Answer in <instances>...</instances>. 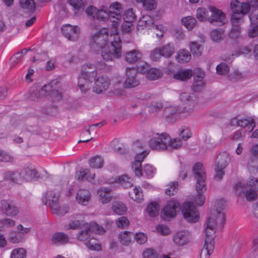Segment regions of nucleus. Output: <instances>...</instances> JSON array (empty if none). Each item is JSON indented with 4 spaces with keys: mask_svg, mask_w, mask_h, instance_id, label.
<instances>
[{
    "mask_svg": "<svg viewBox=\"0 0 258 258\" xmlns=\"http://www.w3.org/2000/svg\"><path fill=\"white\" fill-rule=\"evenodd\" d=\"M115 37L114 40L111 42V50L108 46V30L106 28L100 29L91 35V48L97 54L100 53L105 61L118 58L121 55V40L117 35Z\"/></svg>",
    "mask_w": 258,
    "mask_h": 258,
    "instance_id": "obj_1",
    "label": "nucleus"
},
{
    "mask_svg": "<svg viewBox=\"0 0 258 258\" xmlns=\"http://www.w3.org/2000/svg\"><path fill=\"white\" fill-rule=\"evenodd\" d=\"M230 5L233 14L231 17L232 29L229 35L232 39H236L240 37V25L243 22V16L249 12L250 6L248 3H241L238 1H232Z\"/></svg>",
    "mask_w": 258,
    "mask_h": 258,
    "instance_id": "obj_2",
    "label": "nucleus"
},
{
    "mask_svg": "<svg viewBox=\"0 0 258 258\" xmlns=\"http://www.w3.org/2000/svg\"><path fill=\"white\" fill-rule=\"evenodd\" d=\"M56 81H52L50 84L44 85L42 88L38 90L32 88L27 94V98L30 101H36L42 96H51L55 100L58 101L62 98V94L59 93L55 85Z\"/></svg>",
    "mask_w": 258,
    "mask_h": 258,
    "instance_id": "obj_3",
    "label": "nucleus"
},
{
    "mask_svg": "<svg viewBox=\"0 0 258 258\" xmlns=\"http://www.w3.org/2000/svg\"><path fill=\"white\" fill-rule=\"evenodd\" d=\"M192 171L197 180L196 189L198 194L195 198V202L198 206H201L205 201V197L202 194L207 189L205 183L206 175L203 170V164L201 163H196L193 166Z\"/></svg>",
    "mask_w": 258,
    "mask_h": 258,
    "instance_id": "obj_4",
    "label": "nucleus"
},
{
    "mask_svg": "<svg viewBox=\"0 0 258 258\" xmlns=\"http://www.w3.org/2000/svg\"><path fill=\"white\" fill-rule=\"evenodd\" d=\"M97 76L96 67L91 63L85 64L82 69L81 76L78 78V85L82 92L86 93L91 87L90 84Z\"/></svg>",
    "mask_w": 258,
    "mask_h": 258,
    "instance_id": "obj_5",
    "label": "nucleus"
},
{
    "mask_svg": "<svg viewBox=\"0 0 258 258\" xmlns=\"http://www.w3.org/2000/svg\"><path fill=\"white\" fill-rule=\"evenodd\" d=\"M60 192L58 190H50L48 191L42 198L44 205H46L47 202L52 212L59 216H63L69 210V208L66 206L60 207L59 205V198Z\"/></svg>",
    "mask_w": 258,
    "mask_h": 258,
    "instance_id": "obj_6",
    "label": "nucleus"
},
{
    "mask_svg": "<svg viewBox=\"0 0 258 258\" xmlns=\"http://www.w3.org/2000/svg\"><path fill=\"white\" fill-rule=\"evenodd\" d=\"M60 192L58 190H50L48 191L42 198L44 205H46L47 202L52 212L59 216H63L69 210V208L66 206L60 207L59 205V198Z\"/></svg>",
    "mask_w": 258,
    "mask_h": 258,
    "instance_id": "obj_7",
    "label": "nucleus"
},
{
    "mask_svg": "<svg viewBox=\"0 0 258 258\" xmlns=\"http://www.w3.org/2000/svg\"><path fill=\"white\" fill-rule=\"evenodd\" d=\"M181 100L184 102L183 106L173 108L174 112L182 114L184 116L187 117L190 115L196 110L195 102L193 100L194 94H190L186 92L182 93L180 94Z\"/></svg>",
    "mask_w": 258,
    "mask_h": 258,
    "instance_id": "obj_8",
    "label": "nucleus"
},
{
    "mask_svg": "<svg viewBox=\"0 0 258 258\" xmlns=\"http://www.w3.org/2000/svg\"><path fill=\"white\" fill-rule=\"evenodd\" d=\"M170 136L167 133L157 134L149 142L150 148L153 150H167Z\"/></svg>",
    "mask_w": 258,
    "mask_h": 258,
    "instance_id": "obj_9",
    "label": "nucleus"
},
{
    "mask_svg": "<svg viewBox=\"0 0 258 258\" xmlns=\"http://www.w3.org/2000/svg\"><path fill=\"white\" fill-rule=\"evenodd\" d=\"M79 240L82 241L86 246L91 250H100L101 249V245L98 243L97 240L91 235V233L88 229L82 230L78 236Z\"/></svg>",
    "mask_w": 258,
    "mask_h": 258,
    "instance_id": "obj_10",
    "label": "nucleus"
},
{
    "mask_svg": "<svg viewBox=\"0 0 258 258\" xmlns=\"http://www.w3.org/2000/svg\"><path fill=\"white\" fill-rule=\"evenodd\" d=\"M184 218L190 222L195 223L199 220V213L192 203L185 202L181 208Z\"/></svg>",
    "mask_w": 258,
    "mask_h": 258,
    "instance_id": "obj_11",
    "label": "nucleus"
},
{
    "mask_svg": "<svg viewBox=\"0 0 258 258\" xmlns=\"http://www.w3.org/2000/svg\"><path fill=\"white\" fill-rule=\"evenodd\" d=\"M223 224L218 221V216L216 215L215 213H211L206 222V238L214 240L218 225H220L221 228V225Z\"/></svg>",
    "mask_w": 258,
    "mask_h": 258,
    "instance_id": "obj_12",
    "label": "nucleus"
},
{
    "mask_svg": "<svg viewBox=\"0 0 258 258\" xmlns=\"http://www.w3.org/2000/svg\"><path fill=\"white\" fill-rule=\"evenodd\" d=\"M61 29L63 36L69 41H76L80 37L81 30L78 26L64 24L61 26Z\"/></svg>",
    "mask_w": 258,
    "mask_h": 258,
    "instance_id": "obj_13",
    "label": "nucleus"
},
{
    "mask_svg": "<svg viewBox=\"0 0 258 258\" xmlns=\"http://www.w3.org/2000/svg\"><path fill=\"white\" fill-rule=\"evenodd\" d=\"M110 16V21L112 26L116 28L118 26V21L122 17V8L121 5L118 2L112 3L108 9Z\"/></svg>",
    "mask_w": 258,
    "mask_h": 258,
    "instance_id": "obj_14",
    "label": "nucleus"
},
{
    "mask_svg": "<svg viewBox=\"0 0 258 258\" xmlns=\"http://www.w3.org/2000/svg\"><path fill=\"white\" fill-rule=\"evenodd\" d=\"M253 180L254 178L252 177V178L250 179L246 185L244 183H242V182H239L236 184L235 186L236 190H238L239 188H249V190L246 189L245 191H244L245 197L247 200L249 201H254L257 198V194L255 190L251 188L253 186H255L256 185L255 184H254Z\"/></svg>",
    "mask_w": 258,
    "mask_h": 258,
    "instance_id": "obj_15",
    "label": "nucleus"
},
{
    "mask_svg": "<svg viewBox=\"0 0 258 258\" xmlns=\"http://www.w3.org/2000/svg\"><path fill=\"white\" fill-rule=\"evenodd\" d=\"M180 204L176 200H171L168 201L163 209L161 213L164 218H173L179 211Z\"/></svg>",
    "mask_w": 258,
    "mask_h": 258,
    "instance_id": "obj_16",
    "label": "nucleus"
},
{
    "mask_svg": "<svg viewBox=\"0 0 258 258\" xmlns=\"http://www.w3.org/2000/svg\"><path fill=\"white\" fill-rule=\"evenodd\" d=\"M209 10L211 14L208 20L211 24L223 25L225 23V15L221 10L214 7H210Z\"/></svg>",
    "mask_w": 258,
    "mask_h": 258,
    "instance_id": "obj_17",
    "label": "nucleus"
},
{
    "mask_svg": "<svg viewBox=\"0 0 258 258\" xmlns=\"http://www.w3.org/2000/svg\"><path fill=\"white\" fill-rule=\"evenodd\" d=\"M1 209L3 214L9 217H15L19 212L14 202L11 200H2Z\"/></svg>",
    "mask_w": 258,
    "mask_h": 258,
    "instance_id": "obj_18",
    "label": "nucleus"
},
{
    "mask_svg": "<svg viewBox=\"0 0 258 258\" xmlns=\"http://www.w3.org/2000/svg\"><path fill=\"white\" fill-rule=\"evenodd\" d=\"M137 72L134 68H127L126 70V79L123 83L124 88H132L138 86L140 84L137 78Z\"/></svg>",
    "mask_w": 258,
    "mask_h": 258,
    "instance_id": "obj_19",
    "label": "nucleus"
},
{
    "mask_svg": "<svg viewBox=\"0 0 258 258\" xmlns=\"http://www.w3.org/2000/svg\"><path fill=\"white\" fill-rule=\"evenodd\" d=\"M230 124L233 126L237 125L241 127H248L249 128L251 127L250 131L255 127V122L251 117L242 118L237 116L231 120Z\"/></svg>",
    "mask_w": 258,
    "mask_h": 258,
    "instance_id": "obj_20",
    "label": "nucleus"
},
{
    "mask_svg": "<svg viewBox=\"0 0 258 258\" xmlns=\"http://www.w3.org/2000/svg\"><path fill=\"white\" fill-rule=\"evenodd\" d=\"M109 85L110 80L108 77H99L95 81L93 91L98 94L102 93L108 89Z\"/></svg>",
    "mask_w": 258,
    "mask_h": 258,
    "instance_id": "obj_21",
    "label": "nucleus"
},
{
    "mask_svg": "<svg viewBox=\"0 0 258 258\" xmlns=\"http://www.w3.org/2000/svg\"><path fill=\"white\" fill-rule=\"evenodd\" d=\"M148 152H143L136 155L135 157V160L132 163V169L135 172L136 176L140 177L143 175L142 170V162L144 158L148 154Z\"/></svg>",
    "mask_w": 258,
    "mask_h": 258,
    "instance_id": "obj_22",
    "label": "nucleus"
},
{
    "mask_svg": "<svg viewBox=\"0 0 258 258\" xmlns=\"http://www.w3.org/2000/svg\"><path fill=\"white\" fill-rule=\"evenodd\" d=\"M190 238V234L188 232L181 231L174 235L173 241L178 245H184L189 241Z\"/></svg>",
    "mask_w": 258,
    "mask_h": 258,
    "instance_id": "obj_23",
    "label": "nucleus"
},
{
    "mask_svg": "<svg viewBox=\"0 0 258 258\" xmlns=\"http://www.w3.org/2000/svg\"><path fill=\"white\" fill-rule=\"evenodd\" d=\"M151 28L158 29V26L154 25V20L149 15L143 16L139 21L138 23V29L144 28L150 29Z\"/></svg>",
    "mask_w": 258,
    "mask_h": 258,
    "instance_id": "obj_24",
    "label": "nucleus"
},
{
    "mask_svg": "<svg viewBox=\"0 0 258 258\" xmlns=\"http://www.w3.org/2000/svg\"><path fill=\"white\" fill-rule=\"evenodd\" d=\"M226 206V202L223 200L217 201L216 205V209L212 213H215L218 216V220L221 224H224L225 221V215L223 211Z\"/></svg>",
    "mask_w": 258,
    "mask_h": 258,
    "instance_id": "obj_25",
    "label": "nucleus"
},
{
    "mask_svg": "<svg viewBox=\"0 0 258 258\" xmlns=\"http://www.w3.org/2000/svg\"><path fill=\"white\" fill-rule=\"evenodd\" d=\"M91 197V195L88 190L81 189L77 192L76 200L79 204L85 206L88 205Z\"/></svg>",
    "mask_w": 258,
    "mask_h": 258,
    "instance_id": "obj_26",
    "label": "nucleus"
},
{
    "mask_svg": "<svg viewBox=\"0 0 258 258\" xmlns=\"http://www.w3.org/2000/svg\"><path fill=\"white\" fill-rule=\"evenodd\" d=\"M76 177L78 180H87L90 182L94 179L95 174L92 173L90 170L88 168H82L76 172Z\"/></svg>",
    "mask_w": 258,
    "mask_h": 258,
    "instance_id": "obj_27",
    "label": "nucleus"
},
{
    "mask_svg": "<svg viewBox=\"0 0 258 258\" xmlns=\"http://www.w3.org/2000/svg\"><path fill=\"white\" fill-rule=\"evenodd\" d=\"M213 240L205 238V244L200 254L201 258H209L214 249Z\"/></svg>",
    "mask_w": 258,
    "mask_h": 258,
    "instance_id": "obj_28",
    "label": "nucleus"
},
{
    "mask_svg": "<svg viewBox=\"0 0 258 258\" xmlns=\"http://www.w3.org/2000/svg\"><path fill=\"white\" fill-rule=\"evenodd\" d=\"M110 191L111 189L110 188L105 187L100 188L97 191L99 201L102 204L109 203L112 199Z\"/></svg>",
    "mask_w": 258,
    "mask_h": 258,
    "instance_id": "obj_29",
    "label": "nucleus"
},
{
    "mask_svg": "<svg viewBox=\"0 0 258 258\" xmlns=\"http://www.w3.org/2000/svg\"><path fill=\"white\" fill-rule=\"evenodd\" d=\"M37 171L29 167L22 169L19 172L20 181H28L37 176Z\"/></svg>",
    "mask_w": 258,
    "mask_h": 258,
    "instance_id": "obj_30",
    "label": "nucleus"
},
{
    "mask_svg": "<svg viewBox=\"0 0 258 258\" xmlns=\"http://www.w3.org/2000/svg\"><path fill=\"white\" fill-rule=\"evenodd\" d=\"M230 158L228 153H220L217 157L216 163L218 168H225L230 161Z\"/></svg>",
    "mask_w": 258,
    "mask_h": 258,
    "instance_id": "obj_31",
    "label": "nucleus"
},
{
    "mask_svg": "<svg viewBox=\"0 0 258 258\" xmlns=\"http://www.w3.org/2000/svg\"><path fill=\"white\" fill-rule=\"evenodd\" d=\"M142 54L137 50H132L127 52L125 55V60L130 63H135L142 58Z\"/></svg>",
    "mask_w": 258,
    "mask_h": 258,
    "instance_id": "obj_32",
    "label": "nucleus"
},
{
    "mask_svg": "<svg viewBox=\"0 0 258 258\" xmlns=\"http://www.w3.org/2000/svg\"><path fill=\"white\" fill-rule=\"evenodd\" d=\"M68 241V236L62 232H56L53 234L51 238V242L54 244H64Z\"/></svg>",
    "mask_w": 258,
    "mask_h": 258,
    "instance_id": "obj_33",
    "label": "nucleus"
},
{
    "mask_svg": "<svg viewBox=\"0 0 258 258\" xmlns=\"http://www.w3.org/2000/svg\"><path fill=\"white\" fill-rule=\"evenodd\" d=\"M192 76L191 70L186 69L177 71L174 74L173 78L178 80L185 81L190 78Z\"/></svg>",
    "mask_w": 258,
    "mask_h": 258,
    "instance_id": "obj_34",
    "label": "nucleus"
},
{
    "mask_svg": "<svg viewBox=\"0 0 258 258\" xmlns=\"http://www.w3.org/2000/svg\"><path fill=\"white\" fill-rule=\"evenodd\" d=\"M250 52V49L247 47H244L237 50L234 53H232L229 56H223V59L227 62H231L235 57H237L241 54H248Z\"/></svg>",
    "mask_w": 258,
    "mask_h": 258,
    "instance_id": "obj_35",
    "label": "nucleus"
},
{
    "mask_svg": "<svg viewBox=\"0 0 258 258\" xmlns=\"http://www.w3.org/2000/svg\"><path fill=\"white\" fill-rule=\"evenodd\" d=\"M134 234L129 231H125L120 232L118 235V239L120 242L124 245H128L132 241Z\"/></svg>",
    "mask_w": 258,
    "mask_h": 258,
    "instance_id": "obj_36",
    "label": "nucleus"
},
{
    "mask_svg": "<svg viewBox=\"0 0 258 258\" xmlns=\"http://www.w3.org/2000/svg\"><path fill=\"white\" fill-rule=\"evenodd\" d=\"M191 59V54L188 51L185 49L179 50L176 56V59L179 63H185L189 61Z\"/></svg>",
    "mask_w": 258,
    "mask_h": 258,
    "instance_id": "obj_37",
    "label": "nucleus"
},
{
    "mask_svg": "<svg viewBox=\"0 0 258 258\" xmlns=\"http://www.w3.org/2000/svg\"><path fill=\"white\" fill-rule=\"evenodd\" d=\"M4 178L6 180L19 183L20 182L19 172L17 171H7L4 173Z\"/></svg>",
    "mask_w": 258,
    "mask_h": 258,
    "instance_id": "obj_38",
    "label": "nucleus"
},
{
    "mask_svg": "<svg viewBox=\"0 0 258 258\" xmlns=\"http://www.w3.org/2000/svg\"><path fill=\"white\" fill-rule=\"evenodd\" d=\"M112 210L115 214L121 215L126 212L127 208L122 202L116 201L112 204Z\"/></svg>",
    "mask_w": 258,
    "mask_h": 258,
    "instance_id": "obj_39",
    "label": "nucleus"
},
{
    "mask_svg": "<svg viewBox=\"0 0 258 258\" xmlns=\"http://www.w3.org/2000/svg\"><path fill=\"white\" fill-rule=\"evenodd\" d=\"M95 18L100 21H104L106 20L110 21V16L108 8L106 7H102L101 9L97 11Z\"/></svg>",
    "mask_w": 258,
    "mask_h": 258,
    "instance_id": "obj_40",
    "label": "nucleus"
},
{
    "mask_svg": "<svg viewBox=\"0 0 258 258\" xmlns=\"http://www.w3.org/2000/svg\"><path fill=\"white\" fill-rule=\"evenodd\" d=\"M161 50L162 54L166 58L170 57L175 51V48L172 44L168 43L160 47Z\"/></svg>",
    "mask_w": 258,
    "mask_h": 258,
    "instance_id": "obj_41",
    "label": "nucleus"
},
{
    "mask_svg": "<svg viewBox=\"0 0 258 258\" xmlns=\"http://www.w3.org/2000/svg\"><path fill=\"white\" fill-rule=\"evenodd\" d=\"M89 163L92 168H101L103 166L104 159L100 156H95L89 160Z\"/></svg>",
    "mask_w": 258,
    "mask_h": 258,
    "instance_id": "obj_42",
    "label": "nucleus"
},
{
    "mask_svg": "<svg viewBox=\"0 0 258 258\" xmlns=\"http://www.w3.org/2000/svg\"><path fill=\"white\" fill-rule=\"evenodd\" d=\"M181 22L188 30H191L196 26L197 20L192 17L188 16L183 18Z\"/></svg>",
    "mask_w": 258,
    "mask_h": 258,
    "instance_id": "obj_43",
    "label": "nucleus"
},
{
    "mask_svg": "<svg viewBox=\"0 0 258 258\" xmlns=\"http://www.w3.org/2000/svg\"><path fill=\"white\" fill-rule=\"evenodd\" d=\"M129 195L133 200L138 202L143 200V194L140 187H136L132 191L129 192Z\"/></svg>",
    "mask_w": 258,
    "mask_h": 258,
    "instance_id": "obj_44",
    "label": "nucleus"
},
{
    "mask_svg": "<svg viewBox=\"0 0 258 258\" xmlns=\"http://www.w3.org/2000/svg\"><path fill=\"white\" fill-rule=\"evenodd\" d=\"M162 75V71L156 68L151 69L147 72L146 74L147 78L151 80H156L160 78Z\"/></svg>",
    "mask_w": 258,
    "mask_h": 258,
    "instance_id": "obj_45",
    "label": "nucleus"
},
{
    "mask_svg": "<svg viewBox=\"0 0 258 258\" xmlns=\"http://www.w3.org/2000/svg\"><path fill=\"white\" fill-rule=\"evenodd\" d=\"M182 145V141L178 138L171 139L170 137V142L168 143L167 150L171 151L174 149L180 148Z\"/></svg>",
    "mask_w": 258,
    "mask_h": 258,
    "instance_id": "obj_46",
    "label": "nucleus"
},
{
    "mask_svg": "<svg viewBox=\"0 0 258 258\" xmlns=\"http://www.w3.org/2000/svg\"><path fill=\"white\" fill-rule=\"evenodd\" d=\"M224 32V31L221 28L212 30L211 32V39L216 42L221 41L223 39Z\"/></svg>",
    "mask_w": 258,
    "mask_h": 258,
    "instance_id": "obj_47",
    "label": "nucleus"
},
{
    "mask_svg": "<svg viewBox=\"0 0 258 258\" xmlns=\"http://www.w3.org/2000/svg\"><path fill=\"white\" fill-rule=\"evenodd\" d=\"M21 7L30 12H34L36 9V5L34 0H20Z\"/></svg>",
    "mask_w": 258,
    "mask_h": 258,
    "instance_id": "obj_48",
    "label": "nucleus"
},
{
    "mask_svg": "<svg viewBox=\"0 0 258 258\" xmlns=\"http://www.w3.org/2000/svg\"><path fill=\"white\" fill-rule=\"evenodd\" d=\"M118 181V183L124 188L130 187L133 185V179L126 175L119 176Z\"/></svg>",
    "mask_w": 258,
    "mask_h": 258,
    "instance_id": "obj_49",
    "label": "nucleus"
},
{
    "mask_svg": "<svg viewBox=\"0 0 258 258\" xmlns=\"http://www.w3.org/2000/svg\"><path fill=\"white\" fill-rule=\"evenodd\" d=\"M14 160L15 158L12 154L4 150L0 149V161L13 163Z\"/></svg>",
    "mask_w": 258,
    "mask_h": 258,
    "instance_id": "obj_50",
    "label": "nucleus"
},
{
    "mask_svg": "<svg viewBox=\"0 0 258 258\" xmlns=\"http://www.w3.org/2000/svg\"><path fill=\"white\" fill-rule=\"evenodd\" d=\"M87 229L91 233L94 232L99 234H102L105 231L102 226L95 222H91Z\"/></svg>",
    "mask_w": 258,
    "mask_h": 258,
    "instance_id": "obj_51",
    "label": "nucleus"
},
{
    "mask_svg": "<svg viewBox=\"0 0 258 258\" xmlns=\"http://www.w3.org/2000/svg\"><path fill=\"white\" fill-rule=\"evenodd\" d=\"M147 212L150 217H155L158 214V205L156 203L149 204L146 209Z\"/></svg>",
    "mask_w": 258,
    "mask_h": 258,
    "instance_id": "obj_52",
    "label": "nucleus"
},
{
    "mask_svg": "<svg viewBox=\"0 0 258 258\" xmlns=\"http://www.w3.org/2000/svg\"><path fill=\"white\" fill-rule=\"evenodd\" d=\"M26 251L23 248L15 249L11 253V258H25Z\"/></svg>",
    "mask_w": 258,
    "mask_h": 258,
    "instance_id": "obj_53",
    "label": "nucleus"
},
{
    "mask_svg": "<svg viewBox=\"0 0 258 258\" xmlns=\"http://www.w3.org/2000/svg\"><path fill=\"white\" fill-rule=\"evenodd\" d=\"M124 21L133 22L136 19V16L133 9H129L125 11L122 15Z\"/></svg>",
    "mask_w": 258,
    "mask_h": 258,
    "instance_id": "obj_54",
    "label": "nucleus"
},
{
    "mask_svg": "<svg viewBox=\"0 0 258 258\" xmlns=\"http://www.w3.org/2000/svg\"><path fill=\"white\" fill-rule=\"evenodd\" d=\"M130 224L128 220L124 216L119 217L116 221L117 226L121 229H125L128 227Z\"/></svg>",
    "mask_w": 258,
    "mask_h": 258,
    "instance_id": "obj_55",
    "label": "nucleus"
},
{
    "mask_svg": "<svg viewBox=\"0 0 258 258\" xmlns=\"http://www.w3.org/2000/svg\"><path fill=\"white\" fill-rule=\"evenodd\" d=\"M150 58L152 60L156 61L163 56L160 47H156L151 52Z\"/></svg>",
    "mask_w": 258,
    "mask_h": 258,
    "instance_id": "obj_56",
    "label": "nucleus"
},
{
    "mask_svg": "<svg viewBox=\"0 0 258 258\" xmlns=\"http://www.w3.org/2000/svg\"><path fill=\"white\" fill-rule=\"evenodd\" d=\"M190 51L194 55L199 56L201 55V45L196 42H192L190 44Z\"/></svg>",
    "mask_w": 258,
    "mask_h": 258,
    "instance_id": "obj_57",
    "label": "nucleus"
},
{
    "mask_svg": "<svg viewBox=\"0 0 258 258\" xmlns=\"http://www.w3.org/2000/svg\"><path fill=\"white\" fill-rule=\"evenodd\" d=\"M178 182L174 181L172 182L170 185L169 187L166 189L165 193L167 195L172 196L176 193L178 190Z\"/></svg>",
    "mask_w": 258,
    "mask_h": 258,
    "instance_id": "obj_58",
    "label": "nucleus"
},
{
    "mask_svg": "<svg viewBox=\"0 0 258 258\" xmlns=\"http://www.w3.org/2000/svg\"><path fill=\"white\" fill-rule=\"evenodd\" d=\"M68 3L75 10H84V4L82 0H68Z\"/></svg>",
    "mask_w": 258,
    "mask_h": 258,
    "instance_id": "obj_59",
    "label": "nucleus"
},
{
    "mask_svg": "<svg viewBox=\"0 0 258 258\" xmlns=\"http://www.w3.org/2000/svg\"><path fill=\"white\" fill-rule=\"evenodd\" d=\"M229 70V67L225 63H221L216 67L217 73L219 75H224L228 74Z\"/></svg>",
    "mask_w": 258,
    "mask_h": 258,
    "instance_id": "obj_60",
    "label": "nucleus"
},
{
    "mask_svg": "<svg viewBox=\"0 0 258 258\" xmlns=\"http://www.w3.org/2000/svg\"><path fill=\"white\" fill-rule=\"evenodd\" d=\"M208 11L205 8H199L197 10V18L200 21H204L208 17Z\"/></svg>",
    "mask_w": 258,
    "mask_h": 258,
    "instance_id": "obj_61",
    "label": "nucleus"
},
{
    "mask_svg": "<svg viewBox=\"0 0 258 258\" xmlns=\"http://www.w3.org/2000/svg\"><path fill=\"white\" fill-rule=\"evenodd\" d=\"M143 5L145 10L152 11L156 9L157 3L155 0H146Z\"/></svg>",
    "mask_w": 258,
    "mask_h": 258,
    "instance_id": "obj_62",
    "label": "nucleus"
},
{
    "mask_svg": "<svg viewBox=\"0 0 258 258\" xmlns=\"http://www.w3.org/2000/svg\"><path fill=\"white\" fill-rule=\"evenodd\" d=\"M204 87V83L203 80L201 79H196L194 77V82L192 86V89L195 92H200Z\"/></svg>",
    "mask_w": 258,
    "mask_h": 258,
    "instance_id": "obj_63",
    "label": "nucleus"
},
{
    "mask_svg": "<svg viewBox=\"0 0 258 258\" xmlns=\"http://www.w3.org/2000/svg\"><path fill=\"white\" fill-rule=\"evenodd\" d=\"M191 134L190 131L188 127H182L180 128L179 135L183 140L186 141L191 137Z\"/></svg>",
    "mask_w": 258,
    "mask_h": 258,
    "instance_id": "obj_64",
    "label": "nucleus"
}]
</instances>
